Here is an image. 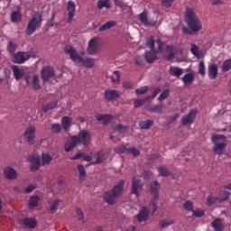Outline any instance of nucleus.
I'll use <instances>...</instances> for the list:
<instances>
[{"instance_id": "7", "label": "nucleus", "mask_w": 231, "mask_h": 231, "mask_svg": "<svg viewBox=\"0 0 231 231\" xmlns=\"http://www.w3.org/2000/svg\"><path fill=\"white\" fill-rule=\"evenodd\" d=\"M26 60H30V54L24 51H18L13 54L12 62L14 64H24Z\"/></svg>"}, {"instance_id": "62", "label": "nucleus", "mask_w": 231, "mask_h": 231, "mask_svg": "<svg viewBox=\"0 0 231 231\" xmlns=\"http://www.w3.org/2000/svg\"><path fill=\"white\" fill-rule=\"evenodd\" d=\"M172 3H174V0H162V6L164 8H171V6H172Z\"/></svg>"}, {"instance_id": "56", "label": "nucleus", "mask_w": 231, "mask_h": 231, "mask_svg": "<svg viewBox=\"0 0 231 231\" xmlns=\"http://www.w3.org/2000/svg\"><path fill=\"white\" fill-rule=\"evenodd\" d=\"M78 171L79 172V180H82V178L86 176V169L84 168V165L79 164Z\"/></svg>"}, {"instance_id": "48", "label": "nucleus", "mask_w": 231, "mask_h": 231, "mask_svg": "<svg viewBox=\"0 0 231 231\" xmlns=\"http://www.w3.org/2000/svg\"><path fill=\"white\" fill-rule=\"evenodd\" d=\"M169 95H171V90L169 89H165L158 97L159 102H163V100H165Z\"/></svg>"}, {"instance_id": "19", "label": "nucleus", "mask_w": 231, "mask_h": 231, "mask_svg": "<svg viewBox=\"0 0 231 231\" xmlns=\"http://www.w3.org/2000/svg\"><path fill=\"white\" fill-rule=\"evenodd\" d=\"M147 11H143V13H141L139 14V19L141 21V23H143V24H144L145 26H156V21L154 20H150L147 17Z\"/></svg>"}, {"instance_id": "30", "label": "nucleus", "mask_w": 231, "mask_h": 231, "mask_svg": "<svg viewBox=\"0 0 231 231\" xmlns=\"http://www.w3.org/2000/svg\"><path fill=\"white\" fill-rule=\"evenodd\" d=\"M211 226H213L215 231H223L225 228V225L223 224V219L216 218L212 223Z\"/></svg>"}, {"instance_id": "34", "label": "nucleus", "mask_w": 231, "mask_h": 231, "mask_svg": "<svg viewBox=\"0 0 231 231\" xmlns=\"http://www.w3.org/2000/svg\"><path fill=\"white\" fill-rule=\"evenodd\" d=\"M59 103L57 101L53 100V101H51L50 103H48L47 105H44L42 106L43 113H48V111H51V109H55V107Z\"/></svg>"}, {"instance_id": "1", "label": "nucleus", "mask_w": 231, "mask_h": 231, "mask_svg": "<svg viewBox=\"0 0 231 231\" xmlns=\"http://www.w3.org/2000/svg\"><path fill=\"white\" fill-rule=\"evenodd\" d=\"M185 17L187 25L193 33H198V32L203 30V23H201V20H199V17H198L194 9L187 8Z\"/></svg>"}, {"instance_id": "26", "label": "nucleus", "mask_w": 231, "mask_h": 231, "mask_svg": "<svg viewBox=\"0 0 231 231\" xmlns=\"http://www.w3.org/2000/svg\"><path fill=\"white\" fill-rule=\"evenodd\" d=\"M169 75L170 77H176V79H180V77L183 75V69L171 66L170 67V69H169Z\"/></svg>"}, {"instance_id": "2", "label": "nucleus", "mask_w": 231, "mask_h": 231, "mask_svg": "<svg viewBox=\"0 0 231 231\" xmlns=\"http://www.w3.org/2000/svg\"><path fill=\"white\" fill-rule=\"evenodd\" d=\"M124 185H125V180H120L111 190L106 191L103 195V199L108 205H115L118 201V198L124 194Z\"/></svg>"}, {"instance_id": "9", "label": "nucleus", "mask_w": 231, "mask_h": 231, "mask_svg": "<svg viewBox=\"0 0 231 231\" xmlns=\"http://www.w3.org/2000/svg\"><path fill=\"white\" fill-rule=\"evenodd\" d=\"M198 116V110L191 109L188 115L182 116L181 124L182 125H192L194 124V120H196V116Z\"/></svg>"}, {"instance_id": "33", "label": "nucleus", "mask_w": 231, "mask_h": 231, "mask_svg": "<svg viewBox=\"0 0 231 231\" xmlns=\"http://www.w3.org/2000/svg\"><path fill=\"white\" fill-rule=\"evenodd\" d=\"M154 125V121L152 120H145L139 122V127L141 129H151Z\"/></svg>"}, {"instance_id": "11", "label": "nucleus", "mask_w": 231, "mask_h": 231, "mask_svg": "<svg viewBox=\"0 0 231 231\" xmlns=\"http://www.w3.org/2000/svg\"><path fill=\"white\" fill-rule=\"evenodd\" d=\"M149 216H151V209L143 206L139 210V213L136 215V219L139 223H143V221H147V219H149Z\"/></svg>"}, {"instance_id": "22", "label": "nucleus", "mask_w": 231, "mask_h": 231, "mask_svg": "<svg viewBox=\"0 0 231 231\" xmlns=\"http://www.w3.org/2000/svg\"><path fill=\"white\" fill-rule=\"evenodd\" d=\"M76 145H79V143H77V136H72L70 140L65 143L64 150L66 152H70V151H73V149H75Z\"/></svg>"}, {"instance_id": "58", "label": "nucleus", "mask_w": 231, "mask_h": 231, "mask_svg": "<svg viewBox=\"0 0 231 231\" xmlns=\"http://www.w3.org/2000/svg\"><path fill=\"white\" fill-rule=\"evenodd\" d=\"M51 131L53 133L59 134V133H60V131H62V126H60V124H53L51 125Z\"/></svg>"}, {"instance_id": "20", "label": "nucleus", "mask_w": 231, "mask_h": 231, "mask_svg": "<svg viewBox=\"0 0 231 231\" xmlns=\"http://www.w3.org/2000/svg\"><path fill=\"white\" fill-rule=\"evenodd\" d=\"M4 176L6 178V180H16L17 171L10 166H7L4 169Z\"/></svg>"}, {"instance_id": "27", "label": "nucleus", "mask_w": 231, "mask_h": 231, "mask_svg": "<svg viewBox=\"0 0 231 231\" xmlns=\"http://www.w3.org/2000/svg\"><path fill=\"white\" fill-rule=\"evenodd\" d=\"M217 64H211L208 68V73L210 80H214L217 78Z\"/></svg>"}, {"instance_id": "35", "label": "nucleus", "mask_w": 231, "mask_h": 231, "mask_svg": "<svg viewBox=\"0 0 231 231\" xmlns=\"http://www.w3.org/2000/svg\"><path fill=\"white\" fill-rule=\"evenodd\" d=\"M116 22L109 21L104 23L101 27H99V32H106V30H109L110 28H115Z\"/></svg>"}, {"instance_id": "4", "label": "nucleus", "mask_w": 231, "mask_h": 231, "mask_svg": "<svg viewBox=\"0 0 231 231\" xmlns=\"http://www.w3.org/2000/svg\"><path fill=\"white\" fill-rule=\"evenodd\" d=\"M150 192L152 194V199L150 201L149 208H152V214L158 210V204L156 201L160 199V182L153 180L150 183Z\"/></svg>"}, {"instance_id": "36", "label": "nucleus", "mask_w": 231, "mask_h": 231, "mask_svg": "<svg viewBox=\"0 0 231 231\" xmlns=\"http://www.w3.org/2000/svg\"><path fill=\"white\" fill-rule=\"evenodd\" d=\"M39 201H41V199L38 196L31 197L29 199V208L38 207Z\"/></svg>"}, {"instance_id": "32", "label": "nucleus", "mask_w": 231, "mask_h": 231, "mask_svg": "<svg viewBox=\"0 0 231 231\" xmlns=\"http://www.w3.org/2000/svg\"><path fill=\"white\" fill-rule=\"evenodd\" d=\"M22 19H23V14H21V11H12L11 13L12 23H21Z\"/></svg>"}, {"instance_id": "23", "label": "nucleus", "mask_w": 231, "mask_h": 231, "mask_svg": "<svg viewBox=\"0 0 231 231\" xmlns=\"http://www.w3.org/2000/svg\"><path fill=\"white\" fill-rule=\"evenodd\" d=\"M94 163L98 165L99 163H104L107 160V153L104 151H99L94 155Z\"/></svg>"}, {"instance_id": "13", "label": "nucleus", "mask_w": 231, "mask_h": 231, "mask_svg": "<svg viewBox=\"0 0 231 231\" xmlns=\"http://www.w3.org/2000/svg\"><path fill=\"white\" fill-rule=\"evenodd\" d=\"M122 97V92L116 89H106L105 90V98L108 102L111 100H116V98H120Z\"/></svg>"}, {"instance_id": "43", "label": "nucleus", "mask_w": 231, "mask_h": 231, "mask_svg": "<svg viewBox=\"0 0 231 231\" xmlns=\"http://www.w3.org/2000/svg\"><path fill=\"white\" fill-rule=\"evenodd\" d=\"M214 203H219V198L217 197H212L211 195L207 198L206 205L208 207H211V205H214Z\"/></svg>"}, {"instance_id": "25", "label": "nucleus", "mask_w": 231, "mask_h": 231, "mask_svg": "<svg viewBox=\"0 0 231 231\" xmlns=\"http://www.w3.org/2000/svg\"><path fill=\"white\" fill-rule=\"evenodd\" d=\"M165 51H167L166 60H174V57H176V47L174 45H168L165 47Z\"/></svg>"}, {"instance_id": "5", "label": "nucleus", "mask_w": 231, "mask_h": 231, "mask_svg": "<svg viewBox=\"0 0 231 231\" xmlns=\"http://www.w3.org/2000/svg\"><path fill=\"white\" fill-rule=\"evenodd\" d=\"M220 140H225V135L223 134H214L212 136V142L215 144L213 150L215 154H223V150L225 149V147H226V143H217Z\"/></svg>"}, {"instance_id": "40", "label": "nucleus", "mask_w": 231, "mask_h": 231, "mask_svg": "<svg viewBox=\"0 0 231 231\" xmlns=\"http://www.w3.org/2000/svg\"><path fill=\"white\" fill-rule=\"evenodd\" d=\"M80 64H83V66H86V68H93V66H95V60L91 58H82Z\"/></svg>"}, {"instance_id": "51", "label": "nucleus", "mask_w": 231, "mask_h": 231, "mask_svg": "<svg viewBox=\"0 0 231 231\" xmlns=\"http://www.w3.org/2000/svg\"><path fill=\"white\" fill-rule=\"evenodd\" d=\"M190 51H191L192 55L199 58V47H198V45L191 44Z\"/></svg>"}, {"instance_id": "42", "label": "nucleus", "mask_w": 231, "mask_h": 231, "mask_svg": "<svg viewBox=\"0 0 231 231\" xmlns=\"http://www.w3.org/2000/svg\"><path fill=\"white\" fill-rule=\"evenodd\" d=\"M51 160H53V158L50 154H42V165H48V163H51Z\"/></svg>"}, {"instance_id": "38", "label": "nucleus", "mask_w": 231, "mask_h": 231, "mask_svg": "<svg viewBox=\"0 0 231 231\" xmlns=\"http://www.w3.org/2000/svg\"><path fill=\"white\" fill-rule=\"evenodd\" d=\"M23 225L28 228H35L37 221L33 218H25L23 219Z\"/></svg>"}, {"instance_id": "55", "label": "nucleus", "mask_w": 231, "mask_h": 231, "mask_svg": "<svg viewBox=\"0 0 231 231\" xmlns=\"http://www.w3.org/2000/svg\"><path fill=\"white\" fill-rule=\"evenodd\" d=\"M162 92V89L160 88H155L153 92H152V96H148L146 97V100H151V98H156V97H158V95H160V93Z\"/></svg>"}, {"instance_id": "59", "label": "nucleus", "mask_w": 231, "mask_h": 231, "mask_svg": "<svg viewBox=\"0 0 231 231\" xmlns=\"http://www.w3.org/2000/svg\"><path fill=\"white\" fill-rule=\"evenodd\" d=\"M192 214L195 217H203V216H205V210L196 209L192 211Z\"/></svg>"}, {"instance_id": "14", "label": "nucleus", "mask_w": 231, "mask_h": 231, "mask_svg": "<svg viewBox=\"0 0 231 231\" xmlns=\"http://www.w3.org/2000/svg\"><path fill=\"white\" fill-rule=\"evenodd\" d=\"M35 126L30 125L28 126L23 134V138L27 141L28 143H33V140H35Z\"/></svg>"}, {"instance_id": "28", "label": "nucleus", "mask_w": 231, "mask_h": 231, "mask_svg": "<svg viewBox=\"0 0 231 231\" xmlns=\"http://www.w3.org/2000/svg\"><path fill=\"white\" fill-rule=\"evenodd\" d=\"M11 69L14 73V77L15 80H21V79H23V77H24V72H23V70H21V69H19V67L17 65H13L11 67Z\"/></svg>"}, {"instance_id": "29", "label": "nucleus", "mask_w": 231, "mask_h": 231, "mask_svg": "<svg viewBox=\"0 0 231 231\" xmlns=\"http://www.w3.org/2000/svg\"><path fill=\"white\" fill-rule=\"evenodd\" d=\"M71 122H73L71 117H69V116H63L62 117L61 125H62V128L64 129V131L66 133H68V131H69V128L71 127Z\"/></svg>"}, {"instance_id": "57", "label": "nucleus", "mask_w": 231, "mask_h": 231, "mask_svg": "<svg viewBox=\"0 0 231 231\" xmlns=\"http://www.w3.org/2000/svg\"><path fill=\"white\" fill-rule=\"evenodd\" d=\"M149 91V87L144 86V87H141L140 88L135 89V94L136 95H145V92Z\"/></svg>"}, {"instance_id": "3", "label": "nucleus", "mask_w": 231, "mask_h": 231, "mask_svg": "<svg viewBox=\"0 0 231 231\" xmlns=\"http://www.w3.org/2000/svg\"><path fill=\"white\" fill-rule=\"evenodd\" d=\"M41 26H42V14L36 12L32 15V18L27 23V27L25 29L26 35H33V33L37 32V29L41 28Z\"/></svg>"}, {"instance_id": "41", "label": "nucleus", "mask_w": 231, "mask_h": 231, "mask_svg": "<svg viewBox=\"0 0 231 231\" xmlns=\"http://www.w3.org/2000/svg\"><path fill=\"white\" fill-rule=\"evenodd\" d=\"M15 50H17V43L10 41L7 43V51H9V53L11 55H14V53H15Z\"/></svg>"}, {"instance_id": "61", "label": "nucleus", "mask_w": 231, "mask_h": 231, "mask_svg": "<svg viewBox=\"0 0 231 231\" xmlns=\"http://www.w3.org/2000/svg\"><path fill=\"white\" fill-rule=\"evenodd\" d=\"M146 46H147V48H150V50H155V48H154V38L153 37H150L147 40Z\"/></svg>"}, {"instance_id": "54", "label": "nucleus", "mask_w": 231, "mask_h": 231, "mask_svg": "<svg viewBox=\"0 0 231 231\" xmlns=\"http://www.w3.org/2000/svg\"><path fill=\"white\" fill-rule=\"evenodd\" d=\"M184 210H187V212H192L194 210V206L192 202L190 201H186L183 205Z\"/></svg>"}, {"instance_id": "50", "label": "nucleus", "mask_w": 231, "mask_h": 231, "mask_svg": "<svg viewBox=\"0 0 231 231\" xmlns=\"http://www.w3.org/2000/svg\"><path fill=\"white\" fill-rule=\"evenodd\" d=\"M161 228H167V226H171V225H174L173 220H162L159 223Z\"/></svg>"}, {"instance_id": "47", "label": "nucleus", "mask_w": 231, "mask_h": 231, "mask_svg": "<svg viewBox=\"0 0 231 231\" xmlns=\"http://www.w3.org/2000/svg\"><path fill=\"white\" fill-rule=\"evenodd\" d=\"M114 129L116 130V131H118V132H120L121 133V134H124V133H126V131L129 129V126H127V125H116L115 127H114Z\"/></svg>"}, {"instance_id": "64", "label": "nucleus", "mask_w": 231, "mask_h": 231, "mask_svg": "<svg viewBox=\"0 0 231 231\" xmlns=\"http://www.w3.org/2000/svg\"><path fill=\"white\" fill-rule=\"evenodd\" d=\"M135 64H137V66H143L145 64V60L143 57L139 56L135 59Z\"/></svg>"}, {"instance_id": "16", "label": "nucleus", "mask_w": 231, "mask_h": 231, "mask_svg": "<svg viewBox=\"0 0 231 231\" xmlns=\"http://www.w3.org/2000/svg\"><path fill=\"white\" fill-rule=\"evenodd\" d=\"M98 50V40H97V38L91 39L88 42V47L87 49L88 55H95V53H97Z\"/></svg>"}, {"instance_id": "10", "label": "nucleus", "mask_w": 231, "mask_h": 231, "mask_svg": "<svg viewBox=\"0 0 231 231\" xmlns=\"http://www.w3.org/2000/svg\"><path fill=\"white\" fill-rule=\"evenodd\" d=\"M41 75L43 82H48L50 79H53V77H55V69L50 66L43 67L41 71Z\"/></svg>"}, {"instance_id": "52", "label": "nucleus", "mask_w": 231, "mask_h": 231, "mask_svg": "<svg viewBox=\"0 0 231 231\" xmlns=\"http://www.w3.org/2000/svg\"><path fill=\"white\" fill-rule=\"evenodd\" d=\"M223 71H230L231 69V59L226 60L222 67Z\"/></svg>"}, {"instance_id": "39", "label": "nucleus", "mask_w": 231, "mask_h": 231, "mask_svg": "<svg viewBox=\"0 0 231 231\" xmlns=\"http://www.w3.org/2000/svg\"><path fill=\"white\" fill-rule=\"evenodd\" d=\"M97 8L99 10H102V8H106V10H109V8H111V5L109 4V0H99L97 2Z\"/></svg>"}, {"instance_id": "60", "label": "nucleus", "mask_w": 231, "mask_h": 231, "mask_svg": "<svg viewBox=\"0 0 231 231\" xmlns=\"http://www.w3.org/2000/svg\"><path fill=\"white\" fill-rule=\"evenodd\" d=\"M199 75H205V61L201 60L199 63Z\"/></svg>"}, {"instance_id": "17", "label": "nucleus", "mask_w": 231, "mask_h": 231, "mask_svg": "<svg viewBox=\"0 0 231 231\" xmlns=\"http://www.w3.org/2000/svg\"><path fill=\"white\" fill-rule=\"evenodd\" d=\"M25 82L27 84H30V82H32V88L35 91L41 89V80L39 79V76L38 75H33L32 77L26 76L25 77Z\"/></svg>"}, {"instance_id": "46", "label": "nucleus", "mask_w": 231, "mask_h": 231, "mask_svg": "<svg viewBox=\"0 0 231 231\" xmlns=\"http://www.w3.org/2000/svg\"><path fill=\"white\" fill-rule=\"evenodd\" d=\"M128 150L129 149H127L125 145H121L114 148V151L115 152H116V154H124L125 152H127Z\"/></svg>"}, {"instance_id": "18", "label": "nucleus", "mask_w": 231, "mask_h": 231, "mask_svg": "<svg viewBox=\"0 0 231 231\" xmlns=\"http://www.w3.org/2000/svg\"><path fill=\"white\" fill-rule=\"evenodd\" d=\"M29 162H31V171L32 172H35V171H39L41 168V158L37 155H30L28 157Z\"/></svg>"}, {"instance_id": "15", "label": "nucleus", "mask_w": 231, "mask_h": 231, "mask_svg": "<svg viewBox=\"0 0 231 231\" xmlns=\"http://www.w3.org/2000/svg\"><path fill=\"white\" fill-rule=\"evenodd\" d=\"M142 187H143L142 180L136 177H134L132 181V194H134L136 198H138L140 196L138 191L142 190Z\"/></svg>"}, {"instance_id": "45", "label": "nucleus", "mask_w": 231, "mask_h": 231, "mask_svg": "<svg viewBox=\"0 0 231 231\" xmlns=\"http://www.w3.org/2000/svg\"><path fill=\"white\" fill-rule=\"evenodd\" d=\"M157 169L161 176L171 175V171H169V169H167V166H159Z\"/></svg>"}, {"instance_id": "44", "label": "nucleus", "mask_w": 231, "mask_h": 231, "mask_svg": "<svg viewBox=\"0 0 231 231\" xmlns=\"http://www.w3.org/2000/svg\"><path fill=\"white\" fill-rule=\"evenodd\" d=\"M163 110V105H156L154 106H152L149 111L151 113H157L158 115H162Z\"/></svg>"}, {"instance_id": "21", "label": "nucleus", "mask_w": 231, "mask_h": 231, "mask_svg": "<svg viewBox=\"0 0 231 231\" xmlns=\"http://www.w3.org/2000/svg\"><path fill=\"white\" fill-rule=\"evenodd\" d=\"M95 118L97 120V122H103V125H109V124L113 120V116L106 115V114H98L95 116Z\"/></svg>"}, {"instance_id": "8", "label": "nucleus", "mask_w": 231, "mask_h": 231, "mask_svg": "<svg viewBox=\"0 0 231 231\" xmlns=\"http://www.w3.org/2000/svg\"><path fill=\"white\" fill-rule=\"evenodd\" d=\"M77 136V143H81V145H89L91 143V134L86 130H82L79 133Z\"/></svg>"}, {"instance_id": "53", "label": "nucleus", "mask_w": 231, "mask_h": 231, "mask_svg": "<svg viewBox=\"0 0 231 231\" xmlns=\"http://www.w3.org/2000/svg\"><path fill=\"white\" fill-rule=\"evenodd\" d=\"M128 154H133V156L134 158H136L137 156H140V150H138L137 148L134 147H131L127 150Z\"/></svg>"}, {"instance_id": "12", "label": "nucleus", "mask_w": 231, "mask_h": 231, "mask_svg": "<svg viewBox=\"0 0 231 231\" xmlns=\"http://www.w3.org/2000/svg\"><path fill=\"white\" fill-rule=\"evenodd\" d=\"M67 10L69 12L66 23L67 24H71L73 23V17H75V13L77 12V6L75 5V2L69 1L67 4Z\"/></svg>"}, {"instance_id": "6", "label": "nucleus", "mask_w": 231, "mask_h": 231, "mask_svg": "<svg viewBox=\"0 0 231 231\" xmlns=\"http://www.w3.org/2000/svg\"><path fill=\"white\" fill-rule=\"evenodd\" d=\"M66 55H69V59L72 60V62H75L76 64H80L82 62V57L75 48H73L71 45H67L64 50Z\"/></svg>"}, {"instance_id": "49", "label": "nucleus", "mask_w": 231, "mask_h": 231, "mask_svg": "<svg viewBox=\"0 0 231 231\" xmlns=\"http://www.w3.org/2000/svg\"><path fill=\"white\" fill-rule=\"evenodd\" d=\"M112 82L115 84H118L120 82V72L119 71H114L111 76Z\"/></svg>"}, {"instance_id": "37", "label": "nucleus", "mask_w": 231, "mask_h": 231, "mask_svg": "<svg viewBox=\"0 0 231 231\" xmlns=\"http://www.w3.org/2000/svg\"><path fill=\"white\" fill-rule=\"evenodd\" d=\"M230 192L228 190H221L218 197V203H221V201H226L228 198H230Z\"/></svg>"}, {"instance_id": "31", "label": "nucleus", "mask_w": 231, "mask_h": 231, "mask_svg": "<svg viewBox=\"0 0 231 231\" xmlns=\"http://www.w3.org/2000/svg\"><path fill=\"white\" fill-rule=\"evenodd\" d=\"M194 79H196L194 72H189L182 77V82L185 84V86H187V84H191V82H194Z\"/></svg>"}, {"instance_id": "24", "label": "nucleus", "mask_w": 231, "mask_h": 231, "mask_svg": "<svg viewBox=\"0 0 231 231\" xmlns=\"http://www.w3.org/2000/svg\"><path fill=\"white\" fill-rule=\"evenodd\" d=\"M158 57V52H156V50H151L149 51H146L144 54V59L148 64H152L154 60Z\"/></svg>"}, {"instance_id": "63", "label": "nucleus", "mask_w": 231, "mask_h": 231, "mask_svg": "<svg viewBox=\"0 0 231 231\" xmlns=\"http://www.w3.org/2000/svg\"><path fill=\"white\" fill-rule=\"evenodd\" d=\"M59 203H60V200L57 199L55 200L50 208L51 212H55V210H57L58 207H59Z\"/></svg>"}]
</instances>
